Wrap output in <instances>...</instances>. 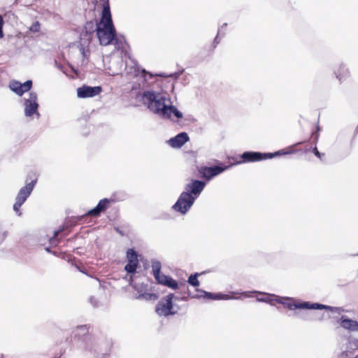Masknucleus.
Instances as JSON below:
<instances>
[{
	"label": "nucleus",
	"instance_id": "1",
	"mask_svg": "<svg viewBox=\"0 0 358 358\" xmlns=\"http://www.w3.org/2000/svg\"><path fill=\"white\" fill-rule=\"evenodd\" d=\"M141 98L143 103L162 118L169 119L173 115L178 119L182 117V113L172 106L171 99L165 94L148 90L143 93Z\"/></svg>",
	"mask_w": 358,
	"mask_h": 358
},
{
	"label": "nucleus",
	"instance_id": "2",
	"mask_svg": "<svg viewBox=\"0 0 358 358\" xmlns=\"http://www.w3.org/2000/svg\"><path fill=\"white\" fill-rule=\"evenodd\" d=\"M95 31L101 45H108L115 39L114 26L95 24Z\"/></svg>",
	"mask_w": 358,
	"mask_h": 358
},
{
	"label": "nucleus",
	"instance_id": "3",
	"mask_svg": "<svg viewBox=\"0 0 358 358\" xmlns=\"http://www.w3.org/2000/svg\"><path fill=\"white\" fill-rule=\"evenodd\" d=\"M36 182V180H32L31 182L27 184L25 186L22 187L18 192L15 197V203L13 204V210L19 216L22 215V213L20 211V207L25 202L27 199L32 192Z\"/></svg>",
	"mask_w": 358,
	"mask_h": 358
},
{
	"label": "nucleus",
	"instance_id": "4",
	"mask_svg": "<svg viewBox=\"0 0 358 358\" xmlns=\"http://www.w3.org/2000/svg\"><path fill=\"white\" fill-rule=\"evenodd\" d=\"M293 151L285 152L283 150L275 152L274 153H260L257 152H245L241 155L242 162H254L264 160L266 159H271L273 157L292 153Z\"/></svg>",
	"mask_w": 358,
	"mask_h": 358
},
{
	"label": "nucleus",
	"instance_id": "5",
	"mask_svg": "<svg viewBox=\"0 0 358 358\" xmlns=\"http://www.w3.org/2000/svg\"><path fill=\"white\" fill-rule=\"evenodd\" d=\"M194 201V198H193L189 194L182 192L178 197L176 203L173 206V208L182 215H185L191 208Z\"/></svg>",
	"mask_w": 358,
	"mask_h": 358
},
{
	"label": "nucleus",
	"instance_id": "6",
	"mask_svg": "<svg viewBox=\"0 0 358 358\" xmlns=\"http://www.w3.org/2000/svg\"><path fill=\"white\" fill-rule=\"evenodd\" d=\"M24 115L26 117H31L34 114L39 116L38 112V103L37 102V94L34 92H31L29 94V97L24 98Z\"/></svg>",
	"mask_w": 358,
	"mask_h": 358
},
{
	"label": "nucleus",
	"instance_id": "7",
	"mask_svg": "<svg viewBox=\"0 0 358 358\" xmlns=\"http://www.w3.org/2000/svg\"><path fill=\"white\" fill-rule=\"evenodd\" d=\"M173 297L174 294H170L157 304L156 307V312L158 315L167 316L176 313L175 311L172 310Z\"/></svg>",
	"mask_w": 358,
	"mask_h": 358
},
{
	"label": "nucleus",
	"instance_id": "8",
	"mask_svg": "<svg viewBox=\"0 0 358 358\" xmlns=\"http://www.w3.org/2000/svg\"><path fill=\"white\" fill-rule=\"evenodd\" d=\"M205 186L206 182L203 181L192 180L190 182L185 185L183 192H187L196 200L203 190Z\"/></svg>",
	"mask_w": 358,
	"mask_h": 358
},
{
	"label": "nucleus",
	"instance_id": "9",
	"mask_svg": "<svg viewBox=\"0 0 358 358\" xmlns=\"http://www.w3.org/2000/svg\"><path fill=\"white\" fill-rule=\"evenodd\" d=\"M229 167V166H215L211 167L202 166L199 169V172L201 175L202 178L207 180H210L213 178L220 175Z\"/></svg>",
	"mask_w": 358,
	"mask_h": 358
},
{
	"label": "nucleus",
	"instance_id": "10",
	"mask_svg": "<svg viewBox=\"0 0 358 358\" xmlns=\"http://www.w3.org/2000/svg\"><path fill=\"white\" fill-rule=\"evenodd\" d=\"M94 31L95 23L93 22H87L85 26V30L80 34L79 45L89 47Z\"/></svg>",
	"mask_w": 358,
	"mask_h": 358
},
{
	"label": "nucleus",
	"instance_id": "11",
	"mask_svg": "<svg viewBox=\"0 0 358 358\" xmlns=\"http://www.w3.org/2000/svg\"><path fill=\"white\" fill-rule=\"evenodd\" d=\"M102 91L100 86L90 87L83 85L77 89V95L79 98L93 97L99 94Z\"/></svg>",
	"mask_w": 358,
	"mask_h": 358
},
{
	"label": "nucleus",
	"instance_id": "12",
	"mask_svg": "<svg viewBox=\"0 0 358 358\" xmlns=\"http://www.w3.org/2000/svg\"><path fill=\"white\" fill-rule=\"evenodd\" d=\"M32 87V81L27 80L24 83L18 81H12L10 83V89L19 96H22L24 92L30 90Z\"/></svg>",
	"mask_w": 358,
	"mask_h": 358
},
{
	"label": "nucleus",
	"instance_id": "13",
	"mask_svg": "<svg viewBox=\"0 0 358 358\" xmlns=\"http://www.w3.org/2000/svg\"><path fill=\"white\" fill-rule=\"evenodd\" d=\"M188 141L189 136L185 132H181L175 137L170 138L168 141V143L173 148H180Z\"/></svg>",
	"mask_w": 358,
	"mask_h": 358
},
{
	"label": "nucleus",
	"instance_id": "14",
	"mask_svg": "<svg viewBox=\"0 0 358 358\" xmlns=\"http://www.w3.org/2000/svg\"><path fill=\"white\" fill-rule=\"evenodd\" d=\"M103 8L101 18L98 24L113 26L108 0H103Z\"/></svg>",
	"mask_w": 358,
	"mask_h": 358
},
{
	"label": "nucleus",
	"instance_id": "15",
	"mask_svg": "<svg viewBox=\"0 0 358 358\" xmlns=\"http://www.w3.org/2000/svg\"><path fill=\"white\" fill-rule=\"evenodd\" d=\"M298 308H305V309H328L331 311L338 312L339 308H333L329 306H325L322 304H320L317 303H310V302H303L298 303Z\"/></svg>",
	"mask_w": 358,
	"mask_h": 358
},
{
	"label": "nucleus",
	"instance_id": "16",
	"mask_svg": "<svg viewBox=\"0 0 358 358\" xmlns=\"http://www.w3.org/2000/svg\"><path fill=\"white\" fill-rule=\"evenodd\" d=\"M109 202H110V201L108 199H103L100 200L99 203L94 208H93L87 212V215L94 216V217L99 215V214L101 212H103V210H105L106 209Z\"/></svg>",
	"mask_w": 358,
	"mask_h": 358
},
{
	"label": "nucleus",
	"instance_id": "17",
	"mask_svg": "<svg viewBox=\"0 0 358 358\" xmlns=\"http://www.w3.org/2000/svg\"><path fill=\"white\" fill-rule=\"evenodd\" d=\"M202 292L204 294V296L213 300H229V299H237V297H234L227 294H213L210 292H207L205 291H202Z\"/></svg>",
	"mask_w": 358,
	"mask_h": 358
},
{
	"label": "nucleus",
	"instance_id": "18",
	"mask_svg": "<svg viewBox=\"0 0 358 358\" xmlns=\"http://www.w3.org/2000/svg\"><path fill=\"white\" fill-rule=\"evenodd\" d=\"M95 346H97V350L94 349L95 352H97L99 354V352H101L103 351L101 344L99 343L96 338L93 337H89L86 342V348L89 350L92 351L93 348Z\"/></svg>",
	"mask_w": 358,
	"mask_h": 358
},
{
	"label": "nucleus",
	"instance_id": "19",
	"mask_svg": "<svg viewBox=\"0 0 358 358\" xmlns=\"http://www.w3.org/2000/svg\"><path fill=\"white\" fill-rule=\"evenodd\" d=\"M341 325L342 327L349 329L350 331L358 330V322L350 319H344L342 317Z\"/></svg>",
	"mask_w": 358,
	"mask_h": 358
},
{
	"label": "nucleus",
	"instance_id": "20",
	"mask_svg": "<svg viewBox=\"0 0 358 358\" xmlns=\"http://www.w3.org/2000/svg\"><path fill=\"white\" fill-rule=\"evenodd\" d=\"M131 62L133 64V65L131 67L129 66L127 62L126 63L127 73L136 76L140 73L139 68L135 62H134L133 60H131Z\"/></svg>",
	"mask_w": 358,
	"mask_h": 358
},
{
	"label": "nucleus",
	"instance_id": "21",
	"mask_svg": "<svg viewBox=\"0 0 358 358\" xmlns=\"http://www.w3.org/2000/svg\"><path fill=\"white\" fill-rule=\"evenodd\" d=\"M157 297L158 296L156 294L145 292V293L139 294L138 296H136V299H143L145 301H152V300L155 301V300L157 299Z\"/></svg>",
	"mask_w": 358,
	"mask_h": 358
},
{
	"label": "nucleus",
	"instance_id": "22",
	"mask_svg": "<svg viewBox=\"0 0 358 358\" xmlns=\"http://www.w3.org/2000/svg\"><path fill=\"white\" fill-rule=\"evenodd\" d=\"M165 286H167L171 289H176L177 288L179 287V285L178 283L177 282V281H176L175 280H173L171 277H169L168 280H166L165 285ZM180 286H185V282H182V283H180Z\"/></svg>",
	"mask_w": 358,
	"mask_h": 358
},
{
	"label": "nucleus",
	"instance_id": "23",
	"mask_svg": "<svg viewBox=\"0 0 358 358\" xmlns=\"http://www.w3.org/2000/svg\"><path fill=\"white\" fill-rule=\"evenodd\" d=\"M138 264V262H132L131 260H130L129 262H128V263L125 266L124 269L128 273H133L136 271Z\"/></svg>",
	"mask_w": 358,
	"mask_h": 358
},
{
	"label": "nucleus",
	"instance_id": "24",
	"mask_svg": "<svg viewBox=\"0 0 358 358\" xmlns=\"http://www.w3.org/2000/svg\"><path fill=\"white\" fill-rule=\"evenodd\" d=\"M340 358H358V348L355 349L353 352L348 350L343 352Z\"/></svg>",
	"mask_w": 358,
	"mask_h": 358
},
{
	"label": "nucleus",
	"instance_id": "25",
	"mask_svg": "<svg viewBox=\"0 0 358 358\" xmlns=\"http://www.w3.org/2000/svg\"><path fill=\"white\" fill-rule=\"evenodd\" d=\"M152 268L154 276L159 274L161 273V263L157 260L152 261Z\"/></svg>",
	"mask_w": 358,
	"mask_h": 358
},
{
	"label": "nucleus",
	"instance_id": "26",
	"mask_svg": "<svg viewBox=\"0 0 358 358\" xmlns=\"http://www.w3.org/2000/svg\"><path fill=\"white\" fill-rule=\"evenodd\" d=\"M275 301H278L280 303L283 304L285 306L287 307L290 310H294L298 308V303H292V302H285L282 299H276Z\"/></svg>",
	"mask_w": 358,
	"mask_h": 358
},
{
	"label": "nucleus",
	"instance_id": "27",
	"mask_svg": "<svg viewBox=\"0 0 358 358\" xmlns=\"http://www.w3.org/2000/svg\"><path fill=\"white\" fill-rule=\"evenodd\" d=\"M127 257L128 262L131 260L132 262H138L137 254L133 249H129L127 252Z\"/></svg>",
	"mask_w": 358,
	"mask_h": 358
},
{
	"label": "nucleus",
	"instance_id": "28",
	"mask_svg": "<svg viewBox=\"0 0 358 358\" xmlns=\"http://www.w3.org/2000/svg\"><path fill=\"white\" fill-rule=\"evenodd\" d=\"M199 273L191 275L188 278V282L194 287H198L199 285V281L197 279Z\"/></svg>",
	"mask_w": 358,
	"mask_h": 358
},
{
	"label": "nucleus",
	"instance_id": "29",
	"mask_svg": "<svg viewBox=\"0 0 358 358\" xmlns=\"http://www.w3.org/2000/svg\"><path fill=\"white\" fill-rule=\"evenodd\" d=\"M169 277V276L160 273L159 274L155 275V278L158 282V283L164 285Z\"/></svg>",
	"mask_w": 358,
	"mask_h": 358
},
{
	"label": "nucleus",
	"instance_id": "30",
	"mask_svg": "<svg viewBox=\"0 0 358 358\" xmlns=\"http://www.w3.org/2000/svg\"><path fill=\"white\" fill-rule=\"evenodd\" d=\"M259 293L260 294H264V295H266V296L264 297V298L257 299L258 301H263V302H266V303H269L271 304H273V301H274V299H272V298L275 296L274 295H268V294H266L262 293V292H259Z\"/></svg>",
	"mask_w": 358,
	"mask_h": 358
},
{
	"label": "nucleus",
	"instance_id": "31",
	"mask_svg": "<svg viewBox=\"0 0 358 358\" xmlns=\"http://www.w3.org/2000/svg\"><path fill=\"white\" fill-rule=\"evenodd\" d=\"M87 330L86 326H80L78 327L75 335L78 336L85 335L87 333Z\"/></svg>",
	"mask_w": 358,
	"mask_h": 358
},
{
	"label": "nucleus",
	"instance_id": "32",
	"mask_svg": "<svg viewBox=\"0 0 358 358\" xmlns=\"http://www.w3.org/2000/svg\"><path fill=\"white\" fill-rule=\"evenodd\" d=\"M80 51L83 58H87L89 55L88 46H80Z\"/></svg>",
	"mask_w": 358,
	"mask_h": 358
},
{
	"label": "nucleus",
	"instance_id": "33",
	"mask_svg": "<svg viewBox=\"0 0 358 358\" xmlns=\"http://www.w3.org/2000/svg\"><path fill=\"white\" fill-rule=\"evenodd\" d=\"M31 32H38L40 31V24L38 22L34 23L29 28Z\"/></svg>",
	"mask_w": 358,
	"mask_h": 358
},
{
	"label": "nucleus",
	"instance_id": "34",
	"mask_svg": "<svg viewBox=\"0 0 358 358\" xmlns=\"http://www.w3.org/2000/svg\"><path fill=\"white\" fill-rule=\"evenodd\" d=\"M62 230H63V229L56 231L55 232L54 236L50 239V243L52 245H57V237L58 234L60 233V231H62Z\"/></svg>",
	"mask_w": 358,
	"mask_h": 358
},
{
	"label": "nucleus",
	"instance_id": "35",
	"mask_svg": "<svg viewBox=\"0 0 358 358\" xmlns=\"http://www.w3.org/2000/svg\"><path fill=\"white\" fill-rule=\"evenodd\" d=\"M226 26H227V23H224V24L222 26L221 29H220L218 30L217 34V36H216V37H215V40H214V43H215L216 45L219 43L218 37H219V36H220V35H221V34H222V29H224V27H226Z\"/></svg>",
	"mask_w": 358,
	"mask_h": 358
},
{
	"label": "nucleus",
	"instance_id": "36",
	"mask_svg": "<svg viewBox=\"0 0 358 358\" xmlns=\"http://www.w3.org/2000/svg\"><path fill=\"white\" fill-rule=\"evenodd\" d=\"M341 69H342L343 73H338L336 74L337 78H338L340 80H341V77L343 76V75L344 76L348 73V70L345 69L344 66H341Z\"/></svg>",
	"mask_w": 358,
	"mask_h": 358
},
{
	"label": "nucleus",
	"instance_id": "37",
	"mask_svg": "<svg viewBox=\"0 0 358 358\" xmlns=\"http://www.w3.org/2000/svg\"><path fill=\"white\" fill-rule=\"evenodd\" d=\"M4 22L3 20V17L0 15V38H2L3 37V26Z\"/></svg>",
	"mask_w": 358,
	"mask_h": 358
},
{
	"label": "nucleus",
	"instance_id": "38",
	"mask_svg": "<svg viewBox=\"0 0 358 358\" xmlns=\"http://www.w3.org/2000/svg\"><path fill=\"white\" fill-rule=\"evenodd\" d=\"M313 152L314 153V155L315 156H317V157H321V153L317 150V147H315L313 149Z\"/></svg>",
	"mask_w": 358,
	"mask_h": 358
},
{
	"label": "nucleus",
	"instance_id": "39",
	"mask_svg": "<svg viewBox=\"0 0 358 358\" xmlns=\"http://www.w3.org/2000/svg\"><path fill=\"white\" fill-rule=\"evenodd\" d=\"M90 303L94 306H96L97 305V301L96 300V299L93 296L90 297Z\"/></svg>",
	"mask_w": 358,
	"mask_h": 358
},
{
	"label": "nucleus",
	"instance_id": "40",
	"mask_svg": "<svg viewBox=\"0 0 358 358\" xmlns=\"http://www.w3.org/2000/svg\"><path fill=\"white\" fill-rule=\"evenodd\" d=\"M141 73L142 74V76H143V77H145V74H147V73H149V74H150V77H152V76H153L151 73L146 72V71H145V70H144V69H143V70L141 71Z\"/></svg>",
	"mask_w": 358,
	"mask_h": 358
},
{
	"label": "nucleus",
	"instance_id": "41",
	"mask_svg": "<svg viewBox=\"0 0 358 358\" xmlns=\"http://www.w3.org/2000/svg\"><path fill=\"white\" fill-rule=\"evenodd\" d=\"M158 76H161V77H168L169 76H166V75H164V74H159Z\"/></svg>",
	"mask_w": 358,
	"mask_h": 358
},
{
	"label": "nucleus",
	"instance_id": "42",
	"mask_svg": "<svg viewBox=\"0 0 358 358\" xmlns=\"http://www.w3.org/2000/svg\"><path fill=\"white\" fill-rule=\"evenodd\" d=\"M179 297L174 294L173 300H178Z\"/></svg>",
	"mask_w": 358,
	"mask_h": 358
},
{
	"label": "nucleus",
	"instance_id": "43",
	"mask_svg": "<svg viewBox=\"0 0 358 358\" xmlns=\"http://www.w3.org/2000/svg\"><path fill=\"white\" fill-rule=\"evenodd\" d=\"M106 355V353H101L102 357L101 358H105Z\"/></svg>",
	"mask_w": 358,
	"mask_h": 358
},
{
	"label": "nucleus",
	"instance_id": "44",
	"mask_svg": "<svg viewBox=\"0 0 358 358\" xmlns=\"http://www.w3.org/2000/svg\"><path fill=\"white\" fill-rule=\"evenodd\" d=\"M55 63H56V65L57 66V67H58L59 69H62V66H61V65L57 64V62H55Z\"/></svg>",
	"mask_w": 358,
	"mask_h": 358
},
{
	"label": "nucleus",
	"instance_id": "45",
	"mask_svg": "<svg viewBox=\"0 0 358 358\" xmlns=\"http://www.w3.org/2000/svg\"><path fill=\"white\" fill-rule=\"evenodd\" d=\"M243 294H244L245 296H248V293H247V292L243 293Z\"/></svg>",
	"mask_w": 358,
	"mask_h": 358
},
{
	"label": "nucleus",
	"instance_id": "46",
	"mask_svg": "<svg viewBox=\"0 0 358 358\" xmlns=\"http://www.w3.org/2000/svg\"><path fill=\"white\" fill-rule=\"evenodd\" d=\"M317 139H318V135H317V136H316V137H315V141H317Z\"/></svg>",
	"mask_w": 358,
	"mask_h": 358
},
{
	"label": "nucleus",
	"instance_id": "47",
	"mask_svg": "<svg viewBox=\"0 0 358 358\" xmlns=\"http://www.w3.org/2000/svg\"><path fill=\"white\" fill-rule=\"evenodd\" d=\"M181 299H185V296H182V297H181Z\"/></svg>",
	"mask_w": 358,
	"mask_h": 358
},
{
	"label": "nucleus",
	"instance_id": "48",
	"mask_svg": "<svg viewBox=\"0 0 358 358\" xmlns=\"http://www.w3.org/2000/svg\"><path fill=\"white\" fill-rule=\"evenodd\" d=\"M1 358H3V357H1Z\"/></svg>",
	"mask_w": 358,
	"mask_h": 358
}]
</instances>
